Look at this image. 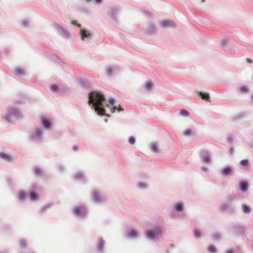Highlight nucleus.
I'll use <instances>...</instances> for the list:
<instances>
[{"mask_svg": "<svg viewBox=\"0 0 253 253\" xmlns=\"http://www.w3.org/2000/svg\"><path fill=\"white\" fill-rule=\"evenodd\" d=\"M88 98V104L98 115H104L108 117L110 116L106 114V110L103 105L105 98L103 94L98 91H92L89 92Z\"/></svg>", "mask_w": 253, "mask_h": 253, "instance_id": "nucleus-1", "label": "nucleus"}, {"mask_svg": "<svg viewBox=\"0 0 253 253\" xmlns=\"http://www.w3.org/2000/svg\"><path fill=\"white\" fill-rule=\"evenodd\" d=\"M22 117L20 111L14 107L8 108V113L3 116L2 118L8 122H13L15 119H19Z\"/></svg>", "mask_w": 253, "mask_h": 253, "instance_id": "nucleus-2", "label": "nucleus"}, {"mask_svg": "<svg viewBox=\"0 0 253 253\" xmlns=\"http://www.w3.org/2000/svg\"><path fill=\"white\" fill-rule=\"evenodd\" d=\"M120 10L121 8L119 6H112L109 8L107 15L113 24L118 22V16Z\"/></svg>", "mask_w": 253, "mask_h": 253, "instance_id": "nucleus-3", "label": "nucleus"}, {"mask_svg": "<svg viewBox=\"0 0 253 253\" xmlns=\"http://www.w3.org/2000/svg\"><path fill=\"white\" fill-rule=\"evenodd\" d=\"M51 26L56 31L57 34L63 38L69 39L71 38V34L68 31L57 23L52 22Z\"/></svg>", "mask_w": 253, "mask_h": 253, "instance_id": "nucleus-4", "label": "nucleus"}, {"mask_svg": "<svg viewBox=\"0 0 253 253\" xmlns=\"http://www.w3.org/2000/svg\"><path fill=\"white\" fill-rule=\"evenodd\" d=\"M219 209L221 211H226L230 215H234L237 213L235 207L229 203H223L221 204Z\"/></svg>", "mask_w": 253, "mask_h": 253, "instance_id": "nucleus-5", "label": "nucleus"}, {"mask_svg": "<svg viewBox=\"0 0 253 253\" xmlns=\"http://www.w3.org/2000/svg\"><path fill=\"white\" fill-rule=\"evenodd\" d=\"M230 231L234 235L243 236L245 232V228L239 224H233Z\"/></svg>", "mask_w": 253, "mask_h": 253, "instance_id": "nucleus-6", "label": "nucleus"}, {"mask_svg": "<svg viewBox=\"0 0 253 253\" xmlns=\"http://www.w3.org/2000/svg\"><path fill=\"white\" fill-rule=\"evenodd\" d=\"M29 137L31 140L35 142L41 141L42 138V129L40 128H37L34 131L30 133Z\"/></svg>", "mask_w": 253, "mask_h": 253, "instance_id": "nucleus-7", "label": "nucleus"}, {"mask_svg": "<svg viewBox=\"0 0 253 253\" xmlns=\"http://www.w3.org/2000/svg\"><path fill=\"white\" fill-rule=\"evenodd\" d=\"M161 234V230H160V229L157 228L154 231H146L145 233V236L149 240H155L159 238V236Z\"/></svg>", "mask_w": 253, "mask_h": 253, "instance_id": "nucleus-8", "label": "nucleus"}, {"mask_svg": "<svg viewBox=\"0 0 253 253\" xmlns=\"http://www.w3.org/2000/svg\"><path fill=\"white\" fill-rule=\"evenodd\" d=\"M73 212L76 216L85 217L88 213V211L84 207L82 206L74 208Z\"/></svg>", "mask_w": 253, "mask_h": 253, "instance_id": "nucleus-9", "label": "nucleus"}, {"mask_svg": "<svg viewBox=\"0 0 253 253\" xmlns=\"http://www.w3.org/2000/svg\"><path fill=\"white\" fill-rule=\"evenodd\" d=\"M200 157L204 163L209 164L211 161L209 150H202L200 152Z\"/></svg>", "mask_w": 253, "mask_h": 253, "instance_id": "nucleus-10", "label": "nucleus"}, {"mask_svg": "<svg viewBox=\"0 0 253 253\" xmlns=\"http://www.w3.org/2000/svg\"><path fill=\"white\" fill-rule=\"evenodd\" d=\"M80 34L81 40L83 41L85 40V39H89L92 36L91 33L89 31L84 28L81 29Z\"/></svg>", "mask_w": 253, "mask_h": 253, "instance_id": "nucleus-11", "label": "nucleus"}, {"mask_svg": "<svg viewBox=\"0 0 253 253\" xmlns=\"http://www.w3.org/2000/svg\"><path fill=\"white\" fill-rule=\"evenodd\" d=\"M92 199L97 203H100L104 200L103 197L96 190H94L92 192Z\"/></svg>", "mask_w": 253, "mask_h": 253, "instance_id": "nucleus-12", "label": "nucleus"}, {"mask_svg": "<svg viewBox=\"0 0 253 253\" xmlns=\"http://www.w3.org/2000/svg\"><path fill=\"white\" fill-rule=\"evenodd\" d=\"M161 25L164 28H175L176 24L170 20H165L161 22Z\"/></svg>", "mask_w": 253, "mask_h": 253, "instance_id": "nucleus-13", "label": "nucleus"}, {"mask_svg": "<svg viewBox=\"0 0 253 253\" xmlns=\"http://www.w3.org/2000/svg\"><path fill=\"white\" fill-rule=\"evenodd\" d=\"M138 233L137 231L135 229H131L128 231L127 233V237L130 239H135L138 237Z\"/></svg>", "mask_w": 253, "mask_h": 253, "instance_id": "nucleus-14", "label": "nucleus"}, {"mask_svg": "<svg viewBox=\"0 0 253 253\" xmlns=\"http://www.w3.org/2000/svg\"><path fill=\"white\" fill-rule=\"evenodd\" d=\"M104 245V240L101 238H98L97 245V251L98 252H101L103 251Z\"/></svg>", "mask_w": 253, "mask_h": 253, "instance_id": "nucleus-15", "label": "nucleus"}, {"mask_svg": "<svg viewBox=\"0 0 253 253\" xmlns=\"http://www.w3.org/2000/svg\"><path fill=\"white\" fill-rule=\"evenodd\" d=\"M232 170V167L230 166H226L222 168L221 172L223 175L227 176L231 173Z\"/></svg>", "mask_w": 253, "mask_h": 253, "instance_id": "nucleus-16", "label": "nucleus"}, {"mask_svg": "<svg viewBox=\"0 0 253 253\" xmlns=\"http://www.w3.org/2000/svg\"><path fill=\"white\" fill-rule=\"evenodd\" d=\"M175 211L178 212L181 211L183 210L184 205L182 202H179L175 204L173 207Z\"/></svg>", "mask_w": 253, "mask_h": 253, "instance_id": "nucleus-17", "label": "nucleus"}, {"mask_svg": "<svg viewBox=\"0 0 253 253\" xmlns=\"http://www.w3.org/2000/svg\"><path fill=\"white\" fill-rule=\"evenodd\" d=\"M249 187L248 183L245 181H241L239 183V189L242 192H245L247 190Z\"/></svg>", "mask_w": 253, "mask_h": 253, "instance_id": "nucleus-18", "label": "nucleus"}, {"mask_svg": "<svg viewBox=\"0 0 253 253\" xmlns=\"http://www.w3.org/2000/svg\"><path fill=\"white\" fill-rule=\"evenodd\" d=\"M243 212L245 214L250 213L252 211L251 208L248 205L243 204L241 205Z\"/></svg>", "mask_w": 253, "mask_h": 253, "instance_id": "nucleus-19", "label": "nucleus"}, {"mask_svg": "<svg viewBox=\"0 0 253 253\" xmlns=\"http://www.w3.org/2000/svg\"><path fill=\"white\" fill-rule=\"evenodd\" d=\"M42 125L46 129H49L51 126V122L46 118H43L42 119Z\"/></svg>", "mask_w": 253, "mask_h": 253, "instance_id": "nucleus-20", "label": "nucleus"}, {"mask_svg": "<svg viewBox=\"0 0 253 253\" xmlns=\"http://www.w3.org/2000/svg\"><path fill=\"white\" fill-rule=\"evenodd\" d=\"M197 93L202 99L208 100L209 99H210V95L208 93H205L202 91H197Z\"/></svg>", "mask_w": 253, "mask_h": 253, "instance_id": "nucleus-21", "label": "nucleus"}, {"mask_svg": "<svg viewBox=\"0 0 253 253\" xmlns=\"http://www.w3.org/2000/svg\"><path fill=\"white\" fill-rule=\"evenodd\" d=\"M154 87V84L152 81L147 82L145 84V88L148 91L153 90Z\"/></svg>", "mask_w": 253, "mask_h": 253, "instance_id": "nucleus-22", "label": "nucleus"}, {"mask_svg": "<svg viewBox=\"0 0 253 253\" xmlns=\"http://www.w3.org/2000/svg\"><path fill=\"white\" fill-rule=\"evenodd\" d=\"M156 31V28L154 25H150L146 29V32L149 35H152Z\"/></svg>", "mask_w": 253, "mask_h": 253, "instance_id": "nucleus-23", "label": "nucleus"}, {"mask_svg": "<svg viewBox=\"0 0 253 253\" xmlns=\"http://www.w3.org/2000/svg\"><path fill=\"white\" fill-rule=\"evenodd\" d=\"M74 178L76 179H83L85 180V176L82 172H78L74 175Z\"/></svg>", "mask_w": 253, "mask_h": 253, "instance_id": "nucleus-24", "label": "nucleus"}, {"mask_svg": "<svg viewBox=\"0 0 253 253\" xmlns=\"http://www.w3.org/2000/svg\"><path fill=\"white\" fill-rule=\"evenodd\" d=\"M33 172L36 176H41L42 175V169L39 167H35L33 169Z\"/></svg>", "mask_w": 253, "mask_h": 253, "instance_id": "nucleus-25", "label": "nucleus"}, {"mask_svg": "<svg viewBox=\"0 0 253 253\" xmlns=\"http://www.w3.org/2000/svg\"><path fill=\"white\" fill-rule=\"evenodd\" d=\"M14 74L18 76L21 77V76H23V75H24L25 73H24V70L22 69H21L20 68H17L14 70Z\"/></svg>", "mask_w": 253, "mask_h": 253, "instance_id": "nucleus-26", "label": "nucleus"}, {"mask_svg": "<svg viewBox=\"0 0 253 253\" xmlns=\"http://www.w3.org/2000/svg\"><path fill=\"white\" fill-rule=\"evenodd\" d=\"M29 196V194L27 193L26 194L24 191H21L19 192V200L20 201L24 200L26 197H28Z\"/></svg>", "mask_w": 253, "mask_h": 253, "instance_id": "nucleus-27", "label": "nucleus"}, {"mask_svg": "<svg viewBox=\"0 0 253 253\" xmlns=\"http://www.w3.org/2000/svg\"><path fill=\"white\" fill-rule=\"evenodd\" d=\"M115 69V67H108L106 69V76L110 77L113 75V72Z\"/></svg>", "mask_w": 253, "mask_h": 253, "instance_id": "nucleus-28", "label": "nucleus"}, {"mask_svg": "<svg viewBox=\"0 0 253 253\" xmlns=\"http://www.w3.org/2000/svg\"><path fill=\"white\" fill-rule=\"evenodd\" d=\"M79 83L80 85L84 89H87L89 87V84L87 81H81Z\"/></svg>", "mask_w": 253, "mask_h": 253, "instance_id": "nucleus-29", "label": "nucleus"}, {"mask_svg": "<svg viewBox=\"0 0 253 253\" xmlns=\"http://www.w3.org/2000/svg\"><path fill=\"white\" fill-rule=\"evenodd\" d=\"M0 158H1V159H3L4 160L7 161L10 160V156L4 152L0 153Z\"/></svg>", "mask_w": 253, "mask_h": 253, "instance_id": "nucleus-30", "label": "nucleus"}, {"mask_svg": "<svg viewBox=\"0 0 253 253\" xmlns=\"http://www.w3.org/2000/svg\"><path fill=\"white\" fill-rule=\"evenodd\" d=\"M116 102V100L113 98H110L109 99V103L106 104V107L109 108L111 110V108L115 106L114 105Z\"/></svg>", "mask_w": 253, "mask_h": 253, "instance_id": "nucleus-31", "label": "nucleus"}, {"mask_svg": "<svg viewBox=\"0 0 253 253\" xmlns=\"http://www.w3.org/2000/svg\"><path fill=\"white\" fill-rule=\"evenodd\" d=\"M151 150L154 153H157L158 151V147L157 143L153 142L151 144Z\"/></svg>", "mask_w": 253, "mask_h": 253, "instance_id": "nucleus-32", "label": "nucleus"}, {"mask_svg": "<svg viewBox=\"0 0 253 253\" xmlns=\"http://www.w3.org/2000/svg\"><path fill=\"white\" fill-rule=\"evenodd\" d=\"M116 110H117L118 112L122 111L124 110V109L122 108L121 105H119V107H117L116 106H113L112 108H111V113H114Z\"/></svg>", "mask_w": 253, "mask_h": 253, "instance_id": "nucleus-33", "label": "nucleus"}, {"mask_svg": "<svg viewBox=\"0 0 253 253\" xmlns=\"http://www.w3.org/2000/svg\"><path fill=\"white\" fill-rule=\"evenodd\" d=\"M29 197H30L31 200L33 201L37 200L39 198L38 195L34 192L32 193L30 195H29Z\"/></svg>", "mask_w": 253, "mask_h": 253, "instance_id": "nucleus-34", "label": "nucleus"}, {"mask_svg": "<svg viewBox=\"0 0 253 253\" xmlns=\"http://www.w3.org/2000/svg\"><path fill=\"white\" fill-rule=\"evenodd\" d=\"M52 204H47L45 205H44L43 207H42L40 209V211L42 212H44L47 209L49 208L52 206Z\"/></svg>", "mask_w": 253, "mask_h": 253, "instance_id": "nucleus-35", "label": "nucleus"}, {"mask_svg": "<svg viewBox=\"0 0 253 253\" xmlns=\"http://www.w3.org/2000/svg\"><path fill=\"white\" fill-rule=\"evenodd\" d=\"M19 244L21 248H24L27 245V241L26 240L22 239L19 241Z\"/></svg>", "mask_w": 253, "mask_h": 253, "instance_id": "nucleus-36", "label": "nucleus"}, {"mask_svg": "<svg viewBox=\"0 0 253 253\" xmlns=\"http://www.w3.org/2000/svg\"><path fill=\"white\" fill-rule=\"evenodd\" d=\"M180 115L183 117H188L189 115V112L185 109H181L180 111Z\"/></svg>", "mask_w": 253, "mask_h": 253, "instance_id": "nucleus-37", "label": "nucleus"}, {"mask_svg": "<svg viewBox=\"0 0 253 253\" xmlns=\"http://www.w3.org/2000/svg\"><path fill=\"white\" fill-rule=\"evenodd\" d=\"M240 164L243 167H248L249 165V161L247 159L241 160L240 162Z\"/></svg>", "mask_w": 253, "mask_h": 253, "instance_id": "nucleus-38", "label": "nucleus"}, {"mask_svg": "<svg viewBox=\"0 0 253 253\" xmlns=\"http://www.w3.org/2000/svg\"><path fill=\"white\" fill-rule=\"evenodd\" d=\"M212 238L215 240H218L221 238V235L219 233H214L212 235Z\"/></svg>", "mask_w": 253, "mask_h": 253, "instance_id": "nucleus-39", "label": "nucleus"}, {"mask_svg": "<svg viewBox=\"0 0 253 253\" xmlns=\"http://www.w3.org/2000/svg\"><path fill=\"white\" fill-rule=\"evenodd\" d=\"M208 249L209 252L211 253H215L216 252V248L211 245H210L208 247Z\"/></svg>", "mask_w": 253, "mask_h": 253, "instance_id": "nucleus-40", "label": "nucleus"}, {"mask_svg": "<svg viewBox=\"0 0 253 253\" xmlns=\"http://www.w3.org/2000/svg\"><path fill=\"white\" fill-rule=\"evenodd\" d=\"M235 199V196L234 195H229L226 197V200L229 203L233 202Z\"/></svg>", "mask_w": 253, "mask_h": 253, "instance_id": "nucleus-41", "label": "nucleus"}, {"mask_svg": "<svg viewBox=\"0 0 253 253\" xmlns=\"http://www.w3.org/2000/svg\"><path fill=\"white\" fill-rule=\"evenodd\" d=\"M194 236L196 238H199L201 237V233L200 230L198 229H195L194 231Z\"/></svg>", "mask_w": 253, "mask_h": 253, "instance_id": "nucleus-42", "label": "nucleus"}, {"mask_svg": "<svg viewBox=\"0 0 253 253\" xmlns=\"http://www.w3.org/2000/svg\"><path fill=\"white\" fill-rule=\"evenodd\" d=\"M50 89L53 92H56L58 90L59 87L57 84H53L51 85Z\"/></svg>", "mask_w": 253, "mask_h": 253, "instance_id": "nucleus-43", "label": "nucleus"}, {"mask_svg": "<svg viewBox=\"0 0 253 253\" xmlns=\"http://www.w3.org/2000/svg\"><path fill=\"white\" fill-rule=\"evenodd\" d=\"M239 90L242 93H247L249 91V88L246 86H242L240 87Z\"/></svg>", "mask_w": 253, "mask_h": 253, "instance_id": "nucleus-44", "label": "nucleus"}, {"mask_svg": "<svg viewBox=\"0 0 253 253\" xmlns=\"http://www.w3.org/2000/svg\"><path fill=\"white\" fill-rule=\"evenodd\" d=\"M138 187L141 189H145L147 187V185L143 182H139L137 184Z\"/></svg>", "mask_w": 253, "mask_h": 253, "instance_id": "nucleus-45", "label": "nucleus"}, {"mask_svg": "<svg viewBox=\"0 0 253 253\" xmlns=\"http://www.w3.org/2000/svg\"><path fill=\"white\" fill-rule=\"evenodd\" d=\"M227 43V40L226 39H224L221 41V46L225 50H227V48L226 47V45Z\"/></svg>", "mask_w": 253, "mask_h": 253, "instance_id": "nucleus-46", "label": "nucleus"}, {"mask_svg": "<svg viewBox=\"0 0 253 253\" xmlns=\"http://www.w3.org/2000/svg\"><path fill=\"white\" fill-rule=\"evenodd\" d=\"M128 142L130 144H134L135 142V138L132 136H130L128 138Z\"/></svg>", "mask_w": 253, "mask_h": 253, "instance_id": "nucleus-47", "label": "nucleus"}, {"mask_svg": "<svg viewBox=\"0 0 253 253\" xmlns=\"http://www.w3.org/2000/svg\"><path fill=\"white\" fill-rule=\"evenodd\" d=\"M22 25L25 27H28L29 25V21L28 20H24L22 21Z\"/></svg>", "mask_w": 253, "mask_h": 253, "instance_id": "nucleus-48", "label": "nucleus"}, {"mask_svg": "<svg viewBox=\"0 0 253 253\" xmlns=\"http://www.w3.org/2000/svg\"><path fill=\"white\" fill-rule=\"evenodd\" d=\"M226 140H227V142H228L229 143H233V138L231 136V135H228L226 137Z\"/></svg>", "mask_w": 253, "mask_h": 253, "instance_id": "nucleus-49", "label": "nucleus"}, {"mask_svg": "<svg viewBox=\"0 0 253 253\" xmlns=\"http://www.w3.org/2000/svg\"><path fill=\"white\" fill-rule=\"evenodd\" d=\"M183 134L186 136H189L191 134V130L189 129H186Z\"/></svg>", "mask_w": 253, "mask_h": 253, "instance_id": "nucleus-50", "label": "nucleus"}, {"mask_svg": "<svg viewBox=\"0 0 253 253\" xmlns=\"http://www.w3.org/2000/svg\"><path fill=\"white\" fill-rule=\"evenodd\" d=\"M57 169L58 170L60 171V172H62L64 171V168L63 167V166H62V165H59L58 166H57Z\"/></svg>", "mask_w": 253, "mask_h": 253, "instance_id": "nucleus-51", "label": "nucleus"}, {"mask_svg": "<svg viewBox=\"0 0 253 253\" xmlns=\"http://www.w3.org/2000/svg\"><path fill=\"white\" fill-rule=\"evenodd\" d=\"M72 24L75 25H77L79 28H81V25L77 23V22L76 21H72Z\"/></svg>", "mask_w": 253, "mask_h": 253, "instance_id": "nucleus-52", "label": "nucleus"}, {"mask_svg": "<svg viewBox=\"0 0 253 253\" xmlns=\"http://www.w3.org/2000/svg\"><path fill=\"white\" fill-rule=\"evenodd\" d=\"M142 12L144 15H145L146 16H150V13L147 10H143Z\"/></svg>", "mask_w": 253, "mask_h": 253, "instance_id": "nucleus-53", "label": "nucleus"}, {"mask_svg": "<svg viewBox=\"0 0 253 253\" xmlns=\"http://www.w3.org/2000/svg\"><path fill=\"white\" fill-rule=\"evenodd\" d=\"M201 169L205 172L208 171V168L207 167L205 166H202L201 167Z\"/></svg>", "mask_w": 253, "mask_h": 253, "instance_id": "nucleus-54", "label": "nucleus"}, {"mask_svg": "<svg viewBox=\"0 0 253 253\" xmlns=\"http://www.w3.org/2000/svg\"><path fill=\"white\" fill-rule=\"evenodd\" d=\"M234 152L233 147H230L229 148V152L230 154H233Z\"/></svg>", "mask_w": 253, "mask_h": 253, "instance_id": "nucleus-55", "label": "nucleus"}, {"mask_svg": "<svg viewBox=\"0 0 253 253\" xmlns=\"http://www.w3.org/2000/svg\"><path fill=\"white\" fill-rule=\"evenodd\" d=\"M94 1L96 4H99L102 2L103 0H94Z\"/></svg>", "mask_w": 253, "mask_h": 253, "instance_id": "nucleus-56", "label": "nucleus"}, {"mask_svg": "<svg viewBox=\"0 0 253 253\" xmlns=\"http://www.w3.org/2000/svg\"><path fill=\"white\" fill-rule=\"evenodd\" d=\"M73 149L74 151H77L78 149V147L77 146H74Z\"/></svg>", "mask_w": 253, "mask_h": 253, "instance_id": "nucleus-57", "label": "nucleus"}, {"mask_svg": "<svg viewBox=\"0 0 253 253\" xmlns=\"http://www.w3.org/2000/svg\"><path fill=\"white\" fill-rule=\"evenodd\" d=\"M226 253H234V252L232 250H229L226 252Z\"/></svg>", "mask_w": 253, "mask_h": 253, "instance_id": "nucleus-58", "label": "nucleus"}, {"mask_svg": "<svg viewBox=\"0 0 253 253\" xmlns=\"http://www.w3.org/2000/svg\"><path fill=\"white\" fill-rule=\"evenodd\" d=\"M247 62H248V63H253L252 60L251 59H250L248 58V59H247Z\"/></svg>", "mask_w": 253, "mask_h": 253, "instance_id": "nucleus-59", "label": "nucleus"}, {"mask_svg": "<svg viewBox=\"0 0 253 253\" xmlns=\"http://www.w3.org/2000/svg\"><path fill=\"white\" fill-rule=\"evenodd\" d=\"M33 190H36V187H37V185H34L33 186Z\"/></svg>", "mask_w": 253, "mask_h": 253, "instance_id": "nucleus-60", "label": "nucleus"}, {"mask_svg": "<svg viewBox=\"0 0 253 253\" xmlns=\"http://www.w3.org/2000/svg\"><path fill=\"white\" fill-rule=\"evenodd\" d=\"M52 55H53L54 56H55V54H52Z\"/></svg>", "mask_w": 253, "mask_h": 253, "instance_id": "nucleus-61", "label": "nucleus"}]
</instances>
